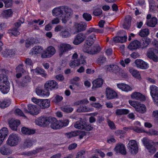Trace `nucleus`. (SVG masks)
<instances>
[{"instance_id": "nucleus-55", "label": "nucleus", "mask_w": 158, "mask_h": 158, "mask_svg": "<svg viewBox=\"0 0 158 158\" xmlns=\"http://www.w3.org/2000/svg\"><path fill=\"white\" fill-rule=\"evenodd\" d=\"M66 137L68 139L76 136V131L66 133L64 134Z\"/></svg>"}, {"instance_id": "nucleus-31", "label": "nucleus", "mask_w": 158, "mask_h": 158, "mask_svg": "<svg viewBox=\"0 0 158 158\" xmlns=\"http://www.w3.org/2000/svg\"><path fill=\"white\" fill-rule=\"evenodd\" d=\"M127 37L126 35L123 36H117L114 38L113 40L116 43H123L127 41Z\"/></svg>"}, {"instance_id": "nucleus-5", "label": "nucleus", "mask_w": 158, "mask_h": 158, "mask_svg": "<svg viewBox=\"0 0 158 158\" xmlns=\"http://www.w3.org/2000/svg\"><path fill=\"white\" fill-rule=\"evenodd\" d=\"M127 148L129 152L134 155L138 152V146L135 140H130L127 145Z\"/></svg>"}, {"instance_id": "nucleus-53", "label": "nucleus", "mask_w": 158, "mask_h": 158, "mask_svg": "<svg viewBox=\"0 0 158 158\" xmlns=\"http://www.w3.org/2000/svg\"><path fill=\"white\" fill-rule=\"evenodd\" d=\"M78 59H74L71 60L69 63V65L71 68H74L75 67L78 66L79 65Z\"/></svg>"}, {"instance_id": "nucleus-59", "label": "nucleus", "mask_w": 158, "mask_h": 158, "mask_svg": "<svg viewBox=\"0 0 158 158\" xmlns=\"http://www.w3.org/2000/svg\"><path fill=\"white\" fill-rule=\"evenodd\" d=\"M47 50L50 54V55H51V56L55 53L56 50L52 46H49L47 48Z\"/></svg>"}, {"instance_id": "nucleus-9", "label": "nucleus", "mask_w": 158, "mask_h": 158, "mask_svg": "<svg viewBox=\"0 0 158 158\" xmlns=\"http://www.w3.org/2000/svg\"><path fill=\"white\" fill-rule=\"evenodd\" d=\"M28 110L26 108L24 109V111L26 113L30 114L33 115H36L39 113L35 105L29 104L27 105Z\"/></svg>"}, {"instance_id": "nucleus-18", "label": "nucleus", "mask_w": 158, "mask_h": 158, "mask_svg": "<svg viewBox=\"0 0 158 158\" xmlns=\"http://www.w3.org/2000/svg\"><path fill=\"white\" fill-rule=\"evenodd\" d=\"M8 134V131L6 127H3L0 130V146Z\"/></svg>"}, {"instance_id": "nucleus-64", "label": "nucleus", "mask_w": 158, "mask_h": 158, "mask_svg": "<svg viewBox=\"0 0 158 158\" xmlns=\"http://www.w3.org/2000/svg\"><path fill=\"white\" fill-rule=\"evenodd\" d=\"M147 133L149 135H158V131H156L154 129H151L149 130L147 132Z\"/></svg>"}, {"instance_id": "nucleus-48", "label": "nucleus", "mask_w": 158, "mask_h": 158, "mask_svg": "<svg viewBox=\"0 0 158 158\" xmlns=\"http://www.w3.org/2000/svg\"><path fill=\"white\" fill-rule=\"evenodd\" d=\"M106 62V58L105 57L103 56H100L97 59V63L99 64H102Z\"/></svg>"}, {"instance_id": "nucleus-45", "label": "nucleus", "mask_w": 158, "mask_h": 158, "mask_svg": "<svg viewBox=\"0 0 158 158\" xmlns=\"http://www.w3.org/2000/svg\"><path fill=\"white\" fill-rule=\"evenodd\" d=\"M60 35L63 38H66L70 36V34L68 31V29H65L64 30H63L60 33Z\"/></svg>"}, {"instance_id": "nucleus-60", "label": "nucleus", "mask_w": 158, "mask_h": 158, "mask_svg": "<svg viewBox=\"0 0 158 158\" xmlns=\"http://www.w3.org/2000/svg\"><path fill=\"white\" fill-rule=\"evenodd\" d=\"M83 17L87 21H90L92 19V16L90 14L87 13H84L83 14Z\"/></svg>"}, {"instance_id": "nucleus-22", "label": "nucleus", "mask_w": 158, "mask_h": 158, "mask_svg": "<svg viewBox=\"0 0 158 158\" xmlns=\"http://www.w3.org/2000/svg\"><path fill=\"white\" fill-rule=\"evenodd\" d=\"M16 52L14 49H6L2 52V55L5 57H11L15 56Z\"/></svg>"}, {"instance_id": "nucleus-19", "label": "nucleus", "mask_w": 158, "mask_h": 158, "mask_svg": "<svg viewBox=\"0 0 158 158\" xmlns=\"http://www.w3.org/2000/svg\"><path fill=\"white\" fill-rule=\"evenodd\" d=\"M114 150L117 153H120L123 155H125L126 154L125 146L123 144H117Z\"/></svg>"}, {"instance_id": "nucleus-50", "label": "nucleus", "mask_w": 158, "mask_h": 158, "mask_svg": "<svg viewBox=\"0 0 158 158\" xmlns=\"http://www.w3.org/2000/svg\"><path fill=\"white\" fill-rule=\"evenodd\" d=\"M0 152L1 154L4 155L9 154V150L5 146H3L0 148Z\"/></svg>"}, {"instance_id": "nucleus-36", "label": "nucleus", "mask_w": 158, "mask_h": 158, "mask_svg": "<svg viewBox=\"0 0 158 158\" xmlns=\"http://www.w3.org/2000/svg\"><path fill=\"white\" fill-rule=\"evenodd\" d=\"M135 109L137 112L141 114L145 113L146 111V107L143 104H140L139 106H137Z\"/></svg>"}, {"instance_id": "nucleus-47", "label": "nucleus", "mask_w": 158, "mask_h": 158, "mask_svg": "<svg viewBox=\"0 0 158 158\" xmlns=\"http://www.w3.org/2000/svg\"><path fill=\"white\" fill-rule=\"evenodd\" d=\"M33 145V143L32 140L30 139H26L23 143L24 148H28L31 147Z\"/></svg>"}, {"instance_id": "nucleus-10", "label": "nucleus", "mask_w": 158, "mask_h": 158, "mask_svg": "<svg viewBox=\"0 0 158 158\" xmlns=\"http://www.w3.org/2000/svg\"><path fill=\"white\" fill-rule=\"evenodd\" d=\"M86 38V34L82 33L78 34L75 37L73 43L75 45H78L83 42Z\"/></svg>"}, {"instance_id": "nucleus-41", "label": "nucleus", "mask_w": 158, "mask_h": 158, "mask_svg": "<svg viewBox=\"0 0 158 158\" xmlns=\"http://www.w3.org/2000/svg\"><path fill=\"white\" fill-rule=\"evenodd\" d=\"M129 71L130 73L133 77L138 79H140L141 78L139 72L137 70H136L133 68H132L130 69Z\"/></svg>"}, {"instance_id": "nucleus-11", "label": "nucleus", "mask_w": 158, "mask_h": 158, "mask_svg": "<svg viewBox=\"0 0 158 158\" xmlns=\"http://www.w3.org/2000/svg\"><path fill=\"white\" fill-rule=\"evenodd\" d=\"M60 52L59 55L61 56L64 53L68 51L71 49L72 48L71 46L68 44H61L58 46Z\"/></svg>"}, {"instance_id": "nucleus-3", "label": "nucleus", "mask_w": 158, "mask_h": 158, "mask_svg": "<svg viewBox=\"0 0 158 158\" xmlns=\"http://www.w3.org/2000/svg\"><path fill=\"white\" fill-rule=\"evenodd\" d=\"M50 118L44 116H40L35 120V123L36 125L41 127H47L50 123Z\"/></svg>"}, {"instance_id": "nucleus-46", "label": "nucleus", "mask_w": 158, "mask_h": 158, "mask_svg": "<svg viewBox=\"0 0 158 158\" xmlns=\"http://www.w3.org/2000/svg\"><path fill=\"white\" fill-rule=\"evenodd\" d=\"M149 34V31L148 28L142 29L139 33V35L142 37L146 36L148 35Z\"/></svg>"}, {"instance_id": "nucleus-42", "label": "nucleus", "mask_w": 158, "mask_h": 158, "mask_svg": "<svg viewBox=\"0 0 158 158\" xmlns=\"http://www.w3.org/2000/svg\"><path fill=\"white\" fill-rule=\"evenodd\" d=\"M36 93L37 95L40 96H49L50 94L49 92H47L45 93L44 92L42 89H36Z\"/></svg>"}, {"instance_id": "nucleus-34", "label": "nucleus", "mask_w": 158, "mask_h": 158, "mask_svg": "<svg viewBox=\"0 0 158 158\" xmlns=\"http://www.w3.org/2000/svg\"><path fill=\"white\" fill-rule=\"evenodd\" d=\"M31 81V79L30 77L28 76H26L23 77L22 81L20 82V84L22 86H27L28 83Z\"/></svg>"}, {"instance_id": "nucleus-63", "label": "nucleus", "mask_w": 158, "mask_h": 158, "mask_svg": "<svg viewBox=\"0 0 158 158\" xmlns=\"http://www.w3.org/2000/svg\"><path fill=\"white\" fill-rule=\"evenodd\" d=\"M102 13V10L100 8H98L94 10L93 12L94 15L95 16H98Z\"/></svg>"}, {"instance_id": "nucleus-29", "label": "nucleus", "mask_w": 158, "mask_h": 158, "mask_svg": "<svg viewBox=\"0 0 158 158\" xmlns=\"http://www.w3.org/2000/svg\"><path fill=\"white\" fill-rule=\"evenodd\" d=\"M21 130L23 134L26 135H31L35 133V130L31 129L24 127H22Z\"/></svg>"}, {"instance_id": "nucleus-28", "label": "nucleus", "mask_w": 158, "mask_h": 158, "mask_svg": "<svg viewBox=\"0 0 158 158\" xmlns=\"http://www.w3.org/2000/svg\"><path fill=\"white\" fill-rule=\"evenodd\" d=\"M42 49L41 46H35L32 49L30 54L31 55H33L40 53L42 52Z\"/></svg>"}, {"instance_id": "nucleus-51", "label": "nucleus", "mask_w": 158, "mask_h": 158, "mask_svg": "<svg viewBox=\"0 0 158 158\" xmlns=\"http://www.w3.org/2000/svg\"><path fill=\"white\" fill-rule=\"evenodd\" d=\"M77 110L79 112H87L89 111V109L87 108L86 106L82 105L79 107Z\"/></svg>"}, {"instance_id": "nucleus-17", "label": "nucleus", "mask_w": 158, "mask_h": 158, "mask_svg": "<svg viewBox=\"0 0 158 158\" xmlns=\"http://www.w3.org/2000/svg\"><path fill=\"white\" fill-rule=\"evenodd\" d=\"M8 124L12 130L16 131L18 127L20 124V122L19 120L11 119L9 121Z\"/></svg>"}, {"instance_id": "nucleus-6", "label": "nucleus", "mask_w": 158, "mask_h": 158, "mask_svg": "<svg viewBox=\"0 0 158 158\" xmlns=\"http://www.w3.org/2000/svg\"><path fill=\"white\" fill-rule=\"evenodd\" d=\"M62 9L64 11V16L63 19H61L62 23L64 24L66 23L68 18L73 14V11L71 8L65 6H61Z\"/></svg>"}, {"instance_id": "nucleus-16", "label": "nucleus", "mask_w": 158, "mask_h": 158, "mask_svg": "<svg viewBox=\"0 0 158 158\" xmlns=\"http://www.w3.org/2000/svg\"><path fill=\"white\" fill-rule=\"evenodd\" d=\"M106 93L107 98L108 99L114 98L117 96L116 93L113 90L109 87L106 88Z\"/></svg>"}, {"instance_id": "nucleus-7", "label": "nucleus", "mask_w": 158, "mask_h": 158, "mask_svg": "<svg viewBox=\"0 0 158 158\" xmlns=\"http://www.w3.org/2000/svg\"><path fill=\"white\" fill-rule=\"evenodd\" d=\"M150 93L154 101L158 106V87L154 85L150 87Z\"/></svg>"}, {"instance_id": "nucleus-57", "label": "nucleus", "mask_w": 158, "mask_h": 158, "mask_svg": "<svg viewBox=\"0 0 158 158\" xmlns=\"http://www.w3.org/2000/svg\"><path fill=\"white\" fill-rule=\"evenodd\" d=\"M10 33L15 36H17L20 34L19 29L16 28H14L11 30Z\"/></svg>"}, {"instance_id": "nucleus-14", "label": "nucleus", "mask_w": 158, "mask_h": 158, "mask_svg": "<svg viewBox=\"0 0 158 158\" xmlns=\"http://www.w3.org/2000/svg\"><path fill=\"white\" fill-rule=\"evenodd\" d=\"M52 13L53 16H58L59 17L63 19L64 16V13L61 6L56 7L52 10Z\"/></svg>"}, {"instance_id": "nucleus-40", "label": "nucleus", "mask_w": 158, "mask_h": 158, "mask_svg": "<svg viewBox=\"0 0 158 158\" xmlns=\"http://www.w3.org/2000/svg\"><path fill=\"white\" fill-rule=\"evenodd\" d=\"M35 73H38L43 77L46 78L47 77V74L45 73V71L42 69L38 67L34 70Z\"/></svg>"}, {"instance_id": "nucleus-15", "label": "nucleus", "mask_w": 158, "mask_h": 158, "mask_svg": "<svg viewBox=\"0 0 158 158\" xmlns=\"http://www.w3.org/2000/svg\"><path fill=\"white\" fill-rule=\"evenodd\" d=\"M135 63L138 68L143 69H146L148 67V64L141 60H136Z\"/></svg>"}, {"instance_id": "nucleus-61", "label": "nucleus", "mask_w": 158, "mask_h": 158, "mask_svg": "<svg viewBox=\"0 0 158 158\" xmlns=\"http://www.w3.org/2000/svg\"><path fill=\"white\" fill-rule=\"evenodd\" d=\"M23 65L22 64L19 65L16 69V73H23L25 70L23 68Z\"/></svg>"}, {"instance_id": "nucleus-35", "label": "nucleus", "mask_w": 158, "mask_h": 158, "mask_svg": "<svg viewBox=\"0 0 158 158\" xmlns=\"http://www.w3.org/2000/svg\"><path fill=\"white\" fill-rule=\"evenodd\" d=\"M9 83L8 84L0 85V90L4 94L7 93L10 90Z\"/></svg>"}, {"instance_id": "nucleus-37", "label": "nucleus", "mask_w": 158, "mask_h": 158, "mask_svg": "<svg viewBox=\"0 0 158 158\" xmlns=\"http://www.w3.org/2000/svg\"><path fill=\"white\" fill-rule=\"evenodd\" d=\"M12 11L10 9L4 10L2 13V15L4 18H7L11 16L12 14Z\"/></svg>"}, {"instance_id": "nucleus-49", "label": "nucleus", "mask_w": 158, "mask_h": 158, "mask_svg": "<svg viewBox=\"0 0 158 158\" xmlns=\"http://www.w3.org/2000/svg\"><path fill=\"white\" fill-rule=\"evenodd\" d=\"M89 44L86 42L85 44H84L83 48V51L87 53L88 54H89V52L90 51L89 49L90 47L91 46V45H90Z\"/></svg>"}, {"instance_id": "nucleus-27", "label": "nucleus", "mask_w": 158, "mask_h": 158, "mask_svg": "<svg viewBox=\"0 0 158 158\" xmlns=\"http://www.w3.org/2000/svg\"><path fill=\"white\" fill-rule=\"evenodd\" d=\"M103 80L102 78H98L93 81L92 88H96L101 87L103 84Z\"/></svg>"}, {"instance_id": "nucleus-43", "label": "nucleus", "mask_w": 158, "mask_h": 158, "mask_svg": "<svg viewBox=\"0 0 158 158\" xmlns=\"http://www.w3.org/2000/svg\"><path fill=\"white\" fill-rule=\"evenodd\" d=\"M95 35L94 34H92L87 37L86 42L89 44V45H92L93 44L94 41L95 40Z\"/></svg>"}, {"instance_id": "nucleus-30", "label": "nucleus", "mask_w": 158, "mask_h": 158, "mask_svg": "<svg viewBox=\"0 0 158 158\" xmlns=\"http://www.w3.org/2000/svg\"><path fill=\"white\" fill-rule=\"evenodd\" d=\"M157 23V19L156 17L152 18L149 20H147L146 23L147 25L149 27H154Z\"/></svg>"}, {"instance_id": "nucleus-20", "label": "nucleus", "mask_w": 158, "mask_h": 158, "mask_svg": "<svg viewBox=\"0 0 158 158\" xmlns=\"http://www.w3.org/2000/svg\"><path fill=\"white\" fill-rule=\"evenodd\" d=\"M86 122L83 119H81L77 121L74 124V127L79 129H84L86 126Z\"/></svg>"}, {"instance_id": "nucleus-13", "label": "nucleus", "mask_w": 158, "mask_h": 158, "mask_svg": "<svg viewBox=\"0 0 158 158\" xmlns=\"http://www.w3.org/2000/svg\"><path fill=\"white\" fill-rule=\"evenodd\" d=\"M50 123L51 124L50 127L52 129L54 130L61 129L60 121H58L55 118H50Z\"/></svg>"}, {"instance_id": "nucleus-58", "label": "nucleus", "mask_w": 158, "mask_h": 158, "mask_svg": "<svg viewBox=\"0 0 158 158\" xmlns=\"http://www.w3.org/2000/svg\"><path fill=\"white\" fill-rule=\"evenodd\" d=\"M51 56L47 49L44 51L41 54V57L43 58H46L51 57Z\"/></svg>"}, {"instance_id": "nucleus-23", "label": "nucleus", "mask_w": 158, "mask_h": 158, "mask_svg": "<svg viewBox=\"0 0 158 158\" xmlns=\"http://www.w3.org/2000/svg\"><path fill=\"white\" fill-rule=\"evenodd\" d=\"M39 103V106L42 109L47 108L50 106V101L48 99H41Z\"/></svg>"}, {"instance_id": "nucleus-38", "label": "nucleus", "mask_w": 158, "mask_h": 158, "mask_svg": "<svg viewBox=\"0 0 158 158\" xmlns=\"http://www.w3.org/2000/svg\"><path fill=\"white\" fill-rule=\"evenodd\" d=\"M129 112V110L126 109H117L116 110L115 113L117 115H121L127 114Z\"/></svg>"}, {"instance_id": "nucleus-32", "label": "nucleus", "mask_w": 158, "mask_h": 158, "mask_svg": "<svg viewBox=\"0 0 158 158\" xmlns=\"http://www.w3.org/2000/svg\"><path fill=\"white\" fill-rule=\"evenodd\" d=\"M101 48L98 44L94 45L89 52V54H95L99 52L101 50Z\"/></svg>"}, {"instance_id": "nucleus-54", "label": "nucleus", "mask_w": 158, "mask_h": 158, "mask_svg": "<svg viewBox=\"0 0 158 158\" xmlns=\"http://www.w3.org/2000/svg\"><path fill=\"white\" fill-rule=\"evenodd\" d=\"M61 125V128L67 126L69 123V120L67 119L59 120Z\"/></svg>"}, {"instance_id": "nucleus-33", "label": "nucleus", "mask_w": 158, "mask_h": 158, "mask_svg": "<svg viewBox=\"0 0 158 158\" xmlns=\"http://www.w3.org/2000/svg\"><path fill=\"white\" fill-rule=\"evenodd\" d=\"M41 150V148L36 149V150H33L32 151L26 152L22 153V154L27 156H32L37 152H39Z\"/></svg>"}, {"instance_id": "nucleus-52", "label": "nucleus", "mask_w": 158, "mask_h": 158, "mask_svg": "<svg viewBox=\"0 0 158 158\" xmlns=\"http://www.w3.org/2000/svg\"><path fill=\"white\" fill-rule=\"evenodd\" d=\"M76 136H79V138L80 139H81L86 135V132L80 130H77L76 131Z\"/></svg>"}, {"instance_id": "nucleus-25", "label": "nucleus", "mask_w": 158, "mask_h": 158, "mask_svg": "<svg viewBox=\"0 0 158 158\" xmlns=\"http://www.w3.org/2000/svg\"><path fill=\"white\" fill-rule=\"evenodd\" d=\"M140 42L137 40L132 41L128 46V48L131 50H135L139 48Z\"/></svg>"}, {"instance_id": "nucleus-39", "label": "nucleus", "mask_w": 158, "mask_h": 158, "mask_svg": "<svg viewBox=\"0 0 158 158\" xmlns=\"http://www.w3.org/2000/svg\"><path fill=\"white\" fill-rule=\"evenodd\" d=\"M92 32L102 33L103 32V30L102 29H98L94 27H91L89 28L87 30L86 34L88 35Z\"/></svg>"}, {"instance_id": "nucleus-44", "label": "nucleus", "mask_w": 158, "mask_h": 158, "mask_svg": "<svg viewBox=\"0 0 158 158\" xmlns=\"http://www.w3.org/2000/svg\"><path fill=\"white\" fill-rule=\"evenodd\" d=\"M142 43L141 48L143 49L147 48L151 42V40L149 38H146L144 40Z\"/></svg>"}, {"instance_id": "nucleus-4", "label": "nucleus", "mask_w": 158, "mask_h": 158, "mask_svg": "<svg viewBox=\"0 0 158 158\" xmlns=\"http://www.w3.org/2000/svg\"><path fill=\"white\" fill-rule=\"evenodd\" d=\"M158 54V49L152 48L148 49L147 52V56L154 61H158V57L156 55Z\"/></svg>"}, {"instance_id": "nucleus-56", "label": "nucleus", "mask_w": 158, "mask_h": 158, "mask_svg": "<svg viewBox=\"0 0 158 158\" xmlns=\"http://www.w3.org/2000/svg\"><path fill=\"white\" fill-rule=\"evenodd\" d=\"M10 103V101H0V107L2 108L6 107L8 106Z\"/></svg>"}, {"instance_id": "nucleus-21", "label": "nucleus", "mask_w": 158, "mask_h": 158, "mask_svg": "<svg viewBox=\"0 0 158 158\" xmlns=\"http://www.w3.org/2000/svg\"><path fill=\"white\" fill-rule=\"evenodd\" d=\"M131 98L133 99H135L140 101L145 100L144 96L139 92H135L133 93L131 95Z\"/></svg>"}, {"instance_id": "nucleus-24", "label": "nucleus", "mask_w": 158, "mask_h": 158, "mask_svg": "<svg viewBox=\"0 0 158 158\" xmlns=\"http://www.w3.org/2000/svg\"><path fill=\"white\" fill-rule=\"evenodd\" d=\"M86 25L82 23H80L76 24L75 25V27L76 31L74 32V33L85 30L86 29Z\"/></svg>"}, {"instance_id": "nucleus-1", "label": "nucleus", "mask_w": 158, "mask_h": 158, "mask_svg": "<svg viewBox=\"0 0 158 158\" xmlns=\"http://www.w3.org/2000/svg\"><path fill=\"white\" fill-rule=\"evenodd\" d=\"M142 142L144 146L151 154H152L156 152V149L154 145V142L146 138L143 139Z\"/></svg>"}, {"instance_id": "nucleus-62", "label": "nucleus", "mask_w": 158, "mask_h": 158, "mask_svg": "<svg viewBox=\"0 0 158 158\" xmlns=\"http://www.w3.org/2000/svg\"><path fill=\"white\" fill-rule=\"evenodd\" d=\"M6 7H11L13 4L12 0H6L3 1Z\"/></svg>"}, {"instance_id": "nucleus-26", "label": "nucleus", "mask_w": 158, "mask_h": 158, "mask_svg": "<svg viewBox=\"0 0 158 158\" xmlns=\"http://www.w3.org/2000/svg\"><path fill=\"white\" fill-rule=\"evenodd\" d=\"M117 86L119 89L126 92L131 91L132 89L129 85L124 83L118 84Z\"/></svg>"}, {"instance_id": "nucleus-12", "label": "nucleus", "mask_w": 158, "mask_h": 158, "mask_svg": "<svg viewBox=\"0 0 158 158\" xmlns=\"http://www.w3.org/2000/svg\"><path fill=\"white\" fill-rule=\"evenodd\" d=\"M2 72L3 73H5L6 74L8 73L7 70L5 69H2ZM9 83L8 81L7 76L6 75H5L4 74H0V85H2L8 84Z\"/></svg>"}, {"instance_id": "nucleus-8", "label": "nucleus", "mask_w": 158, "mask_h": 158, "mask_svg": "<svg viewBox=\"0 0 158 158\" xmlns=\"http://www.w3.org/2000/svg\"><path fill=\"white\" fill-rule=\"evenodd\" d=\"M57 83L54 80L48 81L44 85V88L47 92L50 90L57 89L58 88Z\"/></svg>"}, {"instance_id": "nucleus-2", "label": "nucleus", "mask_w": 158, "mask_h": 158, "mask_svg": "<svg viewBox=\"0 0 158 158\" xmlns=\"http://www.w3.org/2000/svg\"><path fill=\"white\" fill-rule=\"evenodd\" d=\"M20 140V138L18 135L12 133L9 136L7 141V144L10 146H14L17 145Z\"/></svg>"}]
</instances>
